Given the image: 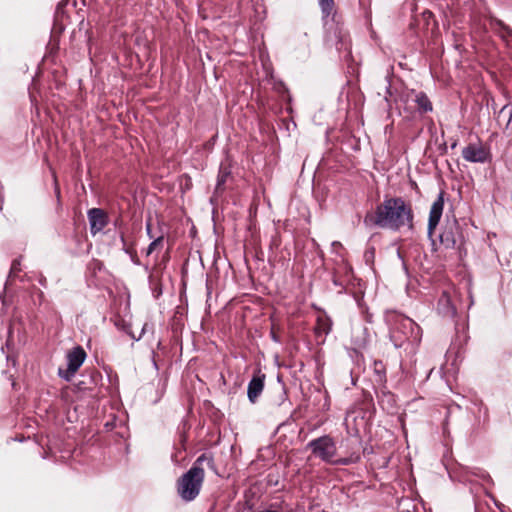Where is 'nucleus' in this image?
<instances>
[{
    "instance_id": "nucleus-20",
    "label": "nucleus",
    "mask_w": 512,
    "mask_h": 512,
    "mask_svg": "<svg viewBox=\"0 0 512 512\" xmlns=\"http://www.w3.org/2000/svg\"><path fill=\"white\" fill-rule=\"evenodd\" d=\"M423 17H424L425 20H428V19L433 17V14L430 11H424L423 12Z\"/></svg>"
},
{
    "instance_id": "nucleus-19",
    "label": "nucleus",
    "mask_w": 512,
    "mask_h": 512,
    "mask_svg": "<svg viewBox=\"0 0 512 512\" xmlns=\"http://www.w3.org/2000/svg\"><path fill=\"white\" fill-rule=\"evenodd\" d=\"M402 324L404 327H412L414 326V322L411 319H403Z\"/></svg>"
},
{
    "instance_id": "nucleus-8",
    "label": "nucleus",
    "mask_w": 512,
    "mask_h": 512,
    "mask_svg": "<svg viewBox=\"0 0 512 512\" xmlns=\"http://www.w3.org/2000/svg\"><path fill=\"white\" fill-rule=\"evenodd\" d=\"M347 40V33L342 26L332 23L326 33V42L330 45H335L337 50H341Z\"/></svg>"
},
{
    "instance_id": "nucleus-13",
    "label": "nucleus",
    "mask_w": 512,
    "mask_h": 512,
    "mask_svg": "<svg viewBox=\"0 0 512 512\" xmlns=\"http://www.w3.org/2000/svg\"><path fill=\"white\" fill-rule=\"evenodd\" d=\"M416 102L418 104L419 109L422 112L432 111V104L425 94L420 93L419 95H417Z\"/></svg>"
},
{
    "instance_id": "nucleus-21",
    "label": "nucleus",
    "mask_w": 512,
    "mask_h": 512,
    "mask_svg": "<svg viewBox=\"0 0 512 512\" xmlns=\"http://www.w3.org/2000/svg\"><path fill=\"white\" fill-rule=\"evenodd\" d=\"M146 230H147V234H148L149 238H153V236L151 234V224H150V222H147Z\"/></svg>"
},
{
    "instance_id": "nucleus-6",
    "label": "nucleus",
    "mask_w": 512,
    "mask_h": 512,
    "mask_svg": "<svg viewBox=\"0 0 512 512\" xmlns=\"http://www.w3.org/2000/svg\"><path fill=\"white\" fill-rule=\"evenodd\" d=\"M489 156V150L482 144H469L462 150V157L472 163H484Z\"/></svg>"
},
{
    "instance_id": "nucleus-1",
    "label": "nucleus",
    "mask_w": 512,
    "mask_h": 512,
    "mask_svg": "<svg viewBox=\"0 0 512 512\" xmlns=\"http://www.w3.org/2000/svg\"><path fill=\"white\" fill-rule=\"evenodd\" d=\"M413 211L410 203L401 197L386 198L376 207L373 215L365 217V223L398 231L403 227L412 228Z\"/></svg>"
},
{
    "instance_id": "nucleus-17",
    "label": "nucleus",
    "mask_w": 512,
    "mask_h": 512,
    "mask_svg": "<svg viewBox=\"0 0 512 512\" xmlns=\"http://www.w3.org/2000/svg\"><path fill=\"white\" fill-rule=\"evenodd\" d=\"M163 236H159L156 239H154L148 246L146 250V256L151 255L154 251L161 249L163 246Z\"/></svg>"
},
{
    "instance_id": "nucleus-18",
    "label": "nucleus",
    "mask_w": 512,
    "mask_h": 512,
    "mask_svg": "<svg viewBox=\"0 0 512 512\" xmlns=\"http://www.w3.org/2000/svg\"><path fill=\"white\" fill-rule=\"evenodd\" d=\"M21 271V260L15 259L12 262L10 273H9V279L17 277L18 273Z\"/></svg>"
},
{
    "instance_id": "nucleus-14",
    "label": "nucleus",
    "mask_w": 512,
    "mask_h": 512,
    "mask_svg": "<svg viewBox=\"0 0 512 512\" xmlns=\"http://www.w3.org/2000/svg\"><path fill=\"white\" fill-rule=\"evenodd\" d=\"M331 330V322L328 318L319 317L317 320V333L327 335Z\"/></svg>"
},
{
    "instance_id": "nucleus-15",
    "label": "nucleus",
    "mask_w": 512,
    "mask_h": 512,
    "mask_svg": "<svg viewBox=\"0 0 512 512\" xmlns=\"http://www.w3.org/2000/svg\"><path fill=\"white\" fill-rule=\"evenodd\" d=\"M323 18L329 17L334 10V0H318Z\"/></svg>"
},
{
    "instance_id": "nucleus-5",
    "label": "nucleus",
    "mask_w": 512,
    "mask_h": 512,
    "mask_svg": "<svg viewBox=\"0 0 512 512\" xmlns=\"http://www.w3.org/2000/svg\"><path fill=\"white\" fill-rule=\"evenodd\" d=\"M67 368H59L58 375L66 381H71L86 359V352L81 346L74 347L67 353Z\"/></svg>"
},
{
    "instance_id": "nucleus-9",
    "label": "nucleus",
    "mask_w": 512,
    "mask_h": 512,
    "mask_svg": "<svg viewBox=\"0 0 512 512\" xmlns=\"http://www.w3.org/2000/svg\"><path fill=\"white\" fill-rule=\"evenodd\" d=\"M265 378V374L261 373V371H257L250 380L247 388V396L251 403H256L261 395L264 389Z\"/></svg>"
},
{
    "instance_id": "nucleus-7",
    "label": "nucleus",
    "mask_w": 512,
    "mask_h": 512,
    "mask_svg": "<svg viewBox=\"0 0 512 512\" xmlns=\"http://www.w3.org/2000/svg\"><path fill=\"white\" fill-rule=\"evenodd\" d=\"M444 208V192H440L437 199L433 202L428 219V235L432 236L438 226Z\"/></svg>"
},
{
    "instance_id": "nucleus-12",
    "label": "nucleus",
    "mask_w": 512,
    "mask_h": 512,
    "mask_svg": "<svg viewBox=\"0 0 512 512\" xmlns=\"http://www.w3.org/2000/svg\"><path fill=\"white\" fill-rule=\"evenodd\" d=\"M230 175H231V171H230L229 167L221 165L220 169H219V174L217 177L216 188H215L216 193H220L225 189V184H226L227 180L230 178Z\"/></svg>"
},
{
    "instance_id": "nucleus-4",
    "label": "nucleus",
    "mask_w": 512,
    "mask_h": 512,
    "mask_svg": "<svg viewBox=\"0 0 512 512\" xmlns=\"http://www.w3.org/2000/svg\"><path fill=\"white\" fill-rule=\"evenodd\" d=\"M440 242L447 249H460L464 244V235L457 219H447L440 234Z\"/></svg>"
},
{
    "instance_id": "nucleus-10",
    "label": "nucleus",
    "mask_w": 512,
    "mask_h": 512,
    "mask_svg": "<svg viewBox=\"0 0 512 512\" xmlns=\"http://www.w3.org/2000/svg\"><path fill=\"white\" fill-rule=\"evenodd\" d=\"M88 219L92 234H96L103 230L108 223L107 214L100 208H92L88 211Z\"/></svg>"
},
{
    "instance_id": "nucleus-3",
    "label": "nucleus",
    "mask_w": 512,
    "mask_h": 512,
    "mask_svg": "<svg viewBox=\"0 0 512 512\" xmlns=\"http://www.w3.org/2000/svg\"><path fill=\"white\" fill-rule=\"evenodd\" d=\"M307 447L311 449L312 454L316 458H319L326 463L341 465H348L351 463V460L348 458L334 459L337 453V447L333 438L328 435L311 440L307 444Z\"/></svg>"
},
{
    "instance_id": "nucleus-16",
    "label": "nucleus",
    "mask_w": 512,
    "mask_h": 512,
    "mask_svg": "<svg viewBox=\"0 0 512 512\" xmlns=\"http://www.w3.org/2000/svg\"><path fill=\"white\" fill-rule=\"evenodd\" d=\"M493 24L499 28V33L502 38L512 37V29L501 20H494Z\"/></svg>"
},
{
    "instance_id": "nucleus-2",
    "label": "nucleus",
    "mask_w": 512,
    "mask_h": 512,
    "mask_svg": "<svg viewBox=\"0 0 512 512\" xmlns=\"http://www.w3.org/2000/svg\"><path fill=\"white\" fill-rule=\"evenodd\" d=\"M213 465L211 456L202 454L194 462L193 466L183 474L177 481V492L182 500L189 502L194 500L200 493L205 473L202 464Z\"/></svg>"
},
{
    "instance_id": "nucleus-11",
    "label": "nucleus",
    "mask_w": 512,
    "mask_h": 512,
    "mask_svg": "<svg viewBox=\"0 0 512 512\" xmlns=\"http://www.w3.org/2000/svg\"><path fill=\"white\" fill-rule=\"evenodd\" d=\"M438 311L445 317H454L456 309L451 302L450 295L447 292H443L438 301Z\"/></svg>"
}]
</instances>
